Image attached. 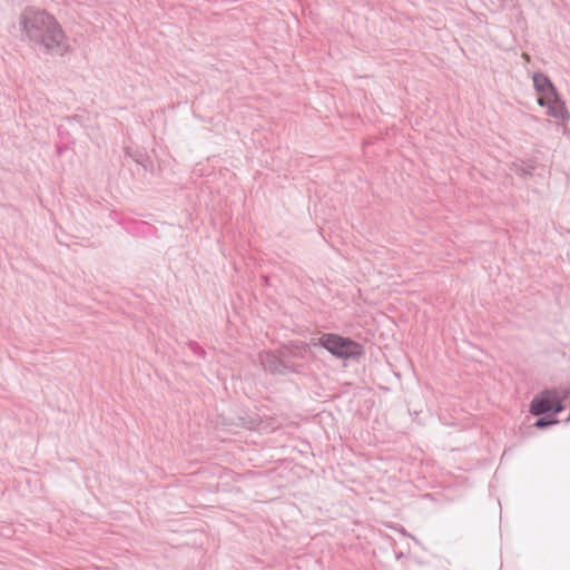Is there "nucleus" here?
<instances>
[{
  "label": "nucleus",
  "instance_id": "1",
  "mask_svg": "<svg viewBox=\"0 0 570 570\" xmlns=\"http://www.w3.org/2000/svg\"><path fill=\"white\" fill-rule=\"evenodd\" d=\"M18 26L21 40L45 53L63 56L69 49L65 31L46 10L27 7L19 16Z\"/></svg>",
  "mask_w": 570,
  "mask_h": 570
},
{
  "label": "nucleus",
  "instance_id": "2",
  "mask_svg": "<svg viewBox=\"0 0 570 570\" xmlns=\"http://www.w3.org/2000/svg\"><path fill=\"white\" fill-rule=\"evenodd\" d=\"M317 345L340 360H356L364 355V347L356 341L335 333H324L320 336Z\"/></svg>",
  "mask_w": 570,
  "mask_h": 570
},
{
  "label": "nucleus",
  "instance_id": "3",
  "mask_svg": "<svg viewBox=\"0 0 570 570\" xmlns=\"http://www.w3.org/2000/svg\"><path fill=\"white\" fill-rule=\"evenodd\" d=\"M563 409L561 400L557 393L552 391H546L540 397L533 399L530 404V412L533 415H542L547 413L556 415L562 412Z\"/></svg>",
  "mask_w": 570,
  "mask_h": 570
},
{
  "label": "nucleus",
  "instance_id": "4",
  "mask_svg": "<svg viewBox=\"0 0 570 570\" xmlns=\"http://www.w3.org/2000/svg\"><path fill=\"white\" fill-rule=\"evenodd\" d=\"M259 362L264 370L272 374L286 375L294 372L293 366L274 352H262L259 354Z\"/></svg>",
  "mask_w": 570,
  "mask_h": 570
},
{
  "label": "nucleus",
  "instance_id": "5",
  "mask_svg": "<svg viewBox=\"0 0 570 570\" xmlns=\"http://www.w3.org/2000/svg\"><path fill=\"white\" fill-rule=\"evenodd\" d=\"M532 79L533 87L539 95L547 91L551 92L554 87L550 78L542 72H535Z\"/></svg>",
  "mask_w": 570,
  "mask_h": 570
},
{
  "label": "nucleus",
  "instance_id": "6",
  "mask_svg": "<svg viewBox=\"0 0 570 570\" xmlns=\"http://www.w3.org/2000/svg\"><path fill=\"white\" fill-rule=\"evenodd\" d=\"M548 114L551 117L560 119L562 121H566L569 118V112L567 110L566 104L563 100H561V98L552 102V105L548 107Z\"/></svg>",
  "mask_w": 570,
  "mask_h": 570
},
{
  "label": "nucleus",
  "instance_id": "7",
  "mask_svg": "<svg viewBox=\"0 0 570 570\" xmlns=\"http://www.w3.org/2000/svg\"><path fill=\"white\" fill-rule=\"evenodd\" d=\"M560 99V96L556 89V87H553V89L550 91H547V92H542L540 94L539 98H538V104L541 106V107H549L550 105H552V102L557 101Z\"/></svg>",
  "mask_w": 570,
  "mask_h": 570
},
{
  "label": "nucleus",
  "instance_id": "8",
  "mask_svg": "<svg viewBox=\"0 0 570 570\" xmlns=\"http://www.w3.org/2000/svg\"><path fill=\"white\" fill-rule=\"evenodd\" d=\"M558 423V420L554 419L553 416H542V417H539L535 423H534V426H537L538 429H546L548 426H551L553 424Z\"/></svg>",
  "mask_w": 570,
  "mask_h": 570
},
{
  "label": "nucleus",
  "instance_id": "9",
  "mask_svg": "<svg viewBox=\"0 0 570 570\" xmlns=\"http://www.w3.org/2000/svg\"><path fill=\"white\" fill-rule=\"evenodd\" d=\"M189 347L190 350L194 352V354L203 357L205 355V351L204 348L196 342H190L189 343Z\"/></svg>",
  "mask_w": 570,
  "mask_h": 570
},
{
  "label": "nucleus",
  "instance_id": "10",
  "mask_svg": "<svg viewBox=\"0 0 570 570\" xmlns=\"http://www.w3.org/2000/svg\"><path fill=\"white\" fill-rule=\"evenodd\" d=\"M534 170V167L531 166V165H524V166H521L520 170H518L522 176H530L532 175Z\"/></svg>",
  "mask_w": 570,
  "mask_h": 570
},
{
  "label": "nucleus",
  "instance_id": "11",
  "mask_svg": "<svg viewBox=\"0 0 570 570\" xmlns=\"http://www.w3.org/2000/svg\"><path fill=\"white\" fill-rule=\"evenodd\" d=\"M403 534H404V535H407V533H406L405 531H403ZM409 537H410V534H409ZM411 538H412V540H415V537H412V535H411Z\"/></svg>",
  "mask_w": 570,
  "mask_h": 570
},
{
  "label": "nucleus",
  "instance_id": "12",
  "mask_svg": "<svg viewBox=\"0 0 570 570\" xmlns=\"http://www.w3.org/2000/svg\"><path fill=\"white\" fill-rule=\"evenodd\" d=\"M570 421V414H569V417H567V422Z\"/></svg>",
  "mask_w": 570,
  "mask_h": 570
}]
</instances>
